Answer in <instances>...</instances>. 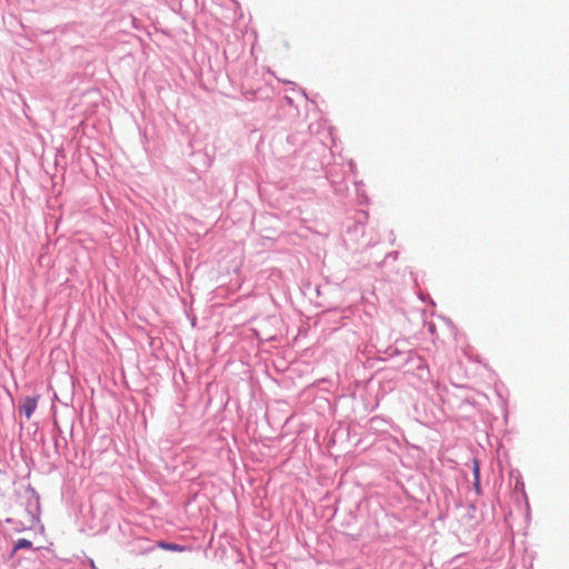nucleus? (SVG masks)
Wrapping results in <instances>:
<instances>
[{"label": "nucleus", "instance_id": "nucleus-1", "mask_svg": "<svg viewBox=\"0 0 569 569\" xmlns=\"http://www.w3.org/2000/svg\"><path fill=\"white\" fill-rule=\"evenodd\" d=\"M39 397H26L21 400L19 406L20 413L26 416V419H30L38 406Z\"/></svg>", "mask_w": 569, "mask_h": 569}, {"label": "nucleus", "instance_id": "nucleus-2", "mask_svg": "<svg viewBox=\"0 0 569 569\" xmlns=\"http://www.w3.org/2000/svg\"><path fill=\"white\" fill-rule=\"evenodd\" d=\"M159 546L164 550L170 551H184L186 548L183 546L177 545V543H168V542H160Z\"/></svg>", "mask_w": 569, "mask_h": 569}, {"label": "nucleus", "instance_id": "nucleus-3", "mask_svg": "<svg viewBox=\"0 0 569 569\" xmlns=\"http://www.w3.org/2000/svg\"><path fill=\"white\" fill-rule=\"evenodd\" d=\"M32 547V542L28 539H19L16 545H14V551L19 550V549H26V548H31Z\"/></svg>", "mask_w": 569, "mask_h": 569}, {"label": "nucleus", "instance_id": "nucleus-4", "mask_svg": "<svg viewBox=\"0 0 569 569\" xmlns=\"http://www.w3.org/2000/svg\"><path fill=\"white\" fill-rule=\"evenodd\" d=\"M475 475H476V478H478V476H479V467H478L477 463L475 466Z\"/></svg>", "mask_w": 569, "mask_h": 569}]
</instances>
